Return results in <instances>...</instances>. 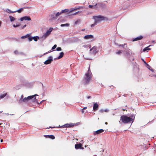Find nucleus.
Wrapping results in <instances>:
<instances>
[{
    "label": "nucleus",
    "instance_id": "1",
    "mask_svg": "<svg viewBox=\"0 0 156 156\" xmlns=\"http://www.w3.org/2000/svg\"><path fill=\"white\" fill-rule=\"evenodd\" d=\"M91 73L90 70V68H89L87 73H86L83 80V82L85 84L88 83L90 80L91 78Z\"/></svg>",
    "mask_w": 156,
    "mask_h": 156
},
{
    "label": "nucleus",
    "instance_id": "2",
    "mask_svg": "<svg viewBox=\"0 0 156 156\" xmlns=\"http://www.w3.org/2000/svg\"><path fill=\"white\" fill-rule=\"evenodd\" d=\"M93 19L94 20V22L97 24L100 23L102 21L107 20L106 17L101 15L93 16Z\"/></svg>",
    "mask_w": 156,
    "mask_h": 156
},
{
    "label": "nucleus",
    "instance_id": "3",
    "mask_svg": "<svg viewBox=\"0 0 156 156\" xmlns=\"http://www.w3.org/2000/svg\"><path fill=\"white\" fill-rule=\"evenodd\" d=\"M120 118L122 122L124 123H128L133 120L132 118L125 115H122Z\"/></svg>",
    "mask_w": 156,
    "mask_h": 156
},
{
    "label": "nucleus",
    "instance_id": "4",
    "mask_svg": "<svg viewBox=\"0 0 156 156\" xmlns=\"http://www.w3.org/2000/svg\"><path fill=\"white\" fill-rule=\"evenodd\" d=\"M34 96H30L27 98H25L23 99H20L19 103L21 104L23 102H27L28 101L32 99L33 98Z\"/></svg>",
    "mask_w": 156,
    "mask_h": 156
},
{
    "label": "nucleus",
    "instance_id": "5",
    "mask_svg": "<svg viewBox=\"0 0 156 156\" xmlns=\"http://www.w3.org/2000/svg\"><path fill=\"white\" fill-rule=\"evenodd\" d=\"M49 17V21L50 22H51L52 20H55L57 19V17L56 16L55 13H54L51 15H50Z\"/></svg>",
    "mask_w": 156,
    "mask_h": 156
},
{
    "label": "nucleus",
    "instance_id": "6",
    "mask_svg": "<svg viewBox=\"0 0 156 156\" xmlns=\"http://www.w3.org/2000/svg\"><path fill=\"white\" fill-rule=\"evenodd\" d=\"M90 53L93 54H95L98 52L97 48L96 46H94L90 49Z\"/></svg>",
    "mask_w": 156,
    "mask_h": 156
},
{
    "label": "nucleus",
    "instance_id": "7",
    "mask_svg": "<svg viewBox=\"0 0 156 156\" xmlns=\"http://www.w3.org/2000/svg\"><path fill=\"white\" fill-rule=\"evenodd\" d=\"M50 34L46 31L41 37H40V39L41 41H44V40Z\"/></svg>",
    "mask_w": 156,
    "mask_h": 156
},
{
    "label": "nucleus",
    "instance_id": "8",
    "mask_svg": "<svg viewBox=\"0 0 156 156\" xmlns=\"http://www.w3.org/2000/svg\"><path fill=\"white\" fill-rule=\"evenodd\" d=\"M52 61L53 58L52 56H50L48 57V59L44 62V64L46 65L50 64Z\"/></svg>",
    "mask_w": 156,
    "mask_h": 156
},
{
    "label": "nucleus",
    "instance_id": "9",
    "mask_svg": "<svg viewBox=\"0 0 156 156\" xmlns=\"http://www.w3.org/2000/svg\"><path fill=\"white\" fill-rule=\"evenodd\" d=\"M97 8L100 7L102 9H105L106 7V6L105 4L102 3H98L97 4Z\"/></svg>",
    "mask_w": 156,
    "mask_h": 156
},
{
    "label": "nucleus",
    "instance_id": "10",
    "mask_svg": "<svg viewBox=\"0 0 156 156\" xmlns=\"http://www.w3.org/2000/svg\"><path fill=\"white\" fill-rule=\"evenodd\" d=\"M80 9V8H76L75 9H71L70 11L68 13V14L69 15H76L77 14V13L78 12H76L74 13H73V14H70V13L74 11V10H76V9Z\"/></svg>",
    "mask_w": 156,
    "mask_h": 156
},
{
    "label": "nucleus",
    "instance_id": "11",
    "mask_svg": "<svg viewBox=\"0 0 156 156\" xmlns=\"http://www.w3.org/2000/svg\"><path fill=\"white\" fill-rule=\"evenodd\" d=\"M75 148L76 149H83L84 148L82 147V144L81 143H79L78 144H76L75 146Z\"/></svg>",
    "mask_w": 156,
    "mask_h": 156
},
{
    "label": "nucleus",
    "instance_id": "12",
    "mask_svg": "<svg viewBox=\"0 0 156 156\" xmlns=\"http://www.w3.org/2000/svg\"><path fill=\"white\" fill-rule=\"evenodd\" d=\"M74 126V124L73 123H71L70 124H65L64 125H63L62 126H59V127L60 128H62V127H73Z\"/></svg>",
    "mask_w": 156,
    "mask_h": 156
},
{
    "label": "nucleus",
    "instance_id": "13",
    "mask_svg": "<svg viewBox=\"0 0 156 156\" xmlns=\"http://www.w3.org/2000/svg\"><path fill=\"white\" fill-rule=\"evenodd\" d=\"M20 20L21 21H23V20H25L30 21L31 20V19L29 16H25L23 17L20 18Z\"/></svg>",
    "mask_w": 156,
    "mask_h": 156
},
{
    "label": "nucleus",
    "instance_id": "14",
    "mask_svg": "<svg viewBox=\"0 0 156 156\" xmlns=\"http://www.w3.org/2000/svg\"><path fill=\"white\" fill-rule=\"evenodd\" d=\"M99 105L96 103L94 104L93 107V110L94 112H95L98 109Z\"/></svg>",
    "mask_w": 156,
    "mask_h": 156
},
{
    "label": "nucleus",
    "instance_id": "15",
    "mask_svg": "<svg viewBox=\"0 0 156 156\" xmlns=\"http://www.w3.org/2000/svg\"><path fill=\"white\" fill-rule=\"evenodd\" d=\"M80 40L77 37H74L71 39V41L73 43H77L80 41Z\"/></svg>",
    "mask_w": 156,
    "mask_h": 156
},
{
    "label": "nucleus",
    "instance_id": "16",
    "mask_svg": "<svg viewBox=\"0 0 156 156\" xmlns=\"http://www.w3.org/2000/svg\"><path fill=\"white\" fill-rule=\"evenodd\" d=\"M84 38L85 39H89L93 38L94 36L92 35H87L84 36Z\"/></svg>",
    "mask_w": 156,
    "mask_h": 156
},
{
    "label": "nucleus",
    "instance_id": "17",
    "mask_svg": "<svg viewBox=\"0 0 156 156\" xmlns=\"http://www.w3.org/2000/svg\"><path fill=\"white\" fill-rule=\"evenodd\" d=\"M104 131V130L103 129H100L96 131L94 133V135L98 134H100V133H102Z\"/></svg>",
    "mask_w": 156,
    "mask_h": 156
},
{
    "label": "nucleus",
    "instance_id": "18",
    "mask_svg": "<svg viewBox=\"0 0 156 156\" xmlns=\"http://www.w3.org/2000/svg\"><path fill=\"white\" fill-rule=\"evenodd\" d=\"M143 37L142 36H138L133 39V41H136L142 39Z\"/></svg>",
    "mask_w": 156,
    "mask_h": 156
},
{
    "label": "nucleus",
    "instance_id": "19",
    "mask_svg": "<svg viewBox=\"0 0 156 156\" xmlns=\"http://www.w3.org/2000/svg\"><path fill=\"white\" fill-rule=\"evenodd\" d=\"M44 136L47 138H49L52 139H55V136L52 135H45Z\"/></svg>",
    "mask_w": 156,
    "mask_h": 156
},
{
    "label": "nucleus",
    "instance_id": "20",
    "mask_svg": "<svg viewBox=\"0 0 156 156\" xmlns=\"http://www.w3.org/2000/svg\"><path fill=\"white\" fill-rule=\"evenodd\" d=\"M64 53L63 52H62L60 53V55L58 56V57L57 58V59H60L62 58L64 55ZM57 59V58H55V59Z\"/></svg>",
    "mask_w": 156,
    "mask_h": 156
},
{
    "label": "nucleus",
    "instance_id": "21",
    "mask_svg": "<svg viewBox=\"0 0 156 156\" xmlns=\"http://www.w3.org/2000/svg\"><path fill=\"white\" fill-rule=\"evenodd\" d=\"M33 39L35 41H37V40L40 39V37L38 36H36L32 37Z\"/></svg>",
    "mask_w": 156,
    "mask_h": 156
},
{
    "label": "nucleus",
    "instance_id": "22",
    "mask_svg": "<svg viewBox=\"0 0 156 156\" xmlns=\"http://www.w3.org/2000/svg\"><path fill=\"white\" fill-rule=\"evenodd\" d=\"M6 12L7 13H13L15 12V11H11V10L9 9H6Z\"/></svg>",
    "mask_w": 156,
    "mask_h": 156
},
{
    "label": "nucleus",
    "instance_id": "23",
    "mask_svg": "<svg viewBox=\"0 0 156 156\" xmlns=\"http://www.w3.org/2000/svg\"><path fill=\"white\" fill-rule=\"evenodd\" d=\"M9 17L11 22H13L16 20V19L12 16H10Z\"/></svg>",
    "mask_w": 156,
    "mask_h": 156
},
{
    "label": "nucleus",
    "instance_id": "24",
    "mask_svg": "<svg viewBox=\"0 0 156 156\" xmlns=\"http://www.w3.org/2000/svg\"><path fill=\"white\" fill-rule=\"evenodd\" d=\"M23 9H24V8H20V9L17 10L15 11V12H18V13H20L23 10Z\"/></svg>",
    "mask_w": 156,
    "mask_h": 156
},
{
    "label": "nucleus",
    "instance_id": "25",
    "mask_svg": "<svg viewBox=\"0 0 156 156\" xmlns=\"http://www.w3.org/2000/svg\"><path fill=\"white\" fill-rule=\"evenodd\" d=\"M30 34H28L25 36H23L21 37V38L22 39L25 38L30 36Z\"/></svg>",
    "mask_w": 156,
    "mask_h": 156
},
{
    "label": "nucleus",
    "instance_id": "26",
    "mask_svg": "<svg viewBox=\"0 0 156 156\" xmlns=\"http://www.w3.org/2000/svg\"><path fill=\"white\" fill-rule=\"evenodd\" d=\"M96 5H97V4H96L94 6L91 5H89V7L90 8H93L94 9H96L97 8V7L96 6Z\"/></svg>",
    "mask_w": 156,
    "mask_h": 156
},
{
    "label": "nucleus",
    "instance_id": "27",
    "mask_svg": "<svg viewBox=\"0 0 156 156\" xmlns=\"http://www.w3.org/2000/svg\"><path fill=\"white\" fill-rule=\"evenodd\" d=\"M7 95L6 93H5L2 94L0 95V99L3 98L5 97Z\"/></svg>",
    "mask_w": 156,
    "mask_h": 156
},
{
    "label": "nucleus",
    "instance_id": "28",
    "mask_svg": "<svg viewBox=\"0 0 156 156\" xmlns=\"http://www.w3.org/2000/svg\"><path fill=\"white\" fill-rule=\"evenodd\" d=\"M151 45H150L149 46H148V47H146L145 48H144V49H143V51L144 52V51H147V50H151V48H149L148 47H150V46H151Z\"/></svg>",
    "mask_w": 156,
    "mask_h": 156
},
{
    "label": "nucleus",
    "instance_id": "29",
    "mask_svg": "<svg viewBox=\"0 0 156 156\" xmlns=\"http://www.w3.org/2000/svg\"><path fill=\"white\" fill-rule=\"evenodd\" d=\"M69 11L68 9H65L64 10H62L61 11V13H63L64 12H68Z\"/></svg>",
    "mask_w": 156,
    "mask_h": 156
},
{
    "label": "nucleus",
    "instance_id": "30",
    "mask_svg": "<svg viewBox=\"0 0 156 156\" xmlns=\"http://www.w3.org/2000/svg\"><path fill=\"white\" fill-rule=\"evenodd\" d=\"M69 26V24L68 23H66L65 24H62L61 25V26L62 27L66 26L68 27Z\"/></svg>",
    "mask_w": 156,
    "mask_h": 156
},
{
    "label": "nucleus",
    "instance_id": "31",
    "mask_svg": "<svg viewBox=\"0 0 156 156\" xmlns=\"http://www.w3.org/2000/svg\"><path fill=\"white\" fill-rule=\"evenodd\" d=\"M53 28H50L49 30H48L47 31L50 34L51 32L52 31Z\"/></svg>",
    "mask_w": 156,
    "mask_h": 156
},
{
    "label": "nucleus",
    "instance_id": "32",
    "mask_svg": "<svg viewBox=\"0 0 156 156\" xmlns=\"http://www.w3.org/2000/svg\"><path fill=\"white\" fill-rule=\"evenodd\" d=\"M14 53L15 54H23V53L22 52L19 53L17 51H14Z\"/></svg>",
    "mask_w": 156,
    "mask_h": 156
},
{
    "label": "nucleus",
    "instance_id": "33",
    "mask_svg": "<svg viewBox=\"0 0 156 156\" xmlns=\"http://www.w3.org/2000/svg\"><path fill=\"white\" fill-rule=\"evenodd\" d=\"M62 13H61V12H58L57 13H55V15H56V17L57 18V17L58 16H59Z\"/></svg>",
    "mask_w": 156,
    "mask_h": 156
},
{
    "label": "nucleus",
    "instance_id": "34",
    "mask_svg": "<svg viewBox=\"0 0 156 156\" xmlns=\"http://www.w3.org/2000/svg\"><path fill=\"white\" fill-rule=\"evenodd\" d=\"M37 95H38L37 94H35L34 95H33L34 96L33 98H32L33 99V101H34L36 100V98L34 97L35 96H37Z\"/></svg>",
    "mask_w": 156,
    "mask_h": 156
},
{
    "label": "nucleus",
    "instance_id": "35",
    "mask_svg": "<svg viewBox=\"0 0 156 156\" xmlns=\"http://www.w3.org/2000/svg\"><path fill=\"white\" fill-rule=\"evenodd\" d=\"M125 49H126V51H125V52H126V54L128 53L129 52V49L128 48H126Z\"/></svg>",
    "mask_w": 156,
    "mask_h": 156
},
{
    "label": "nucleus",
    "instance_id": "36",
    "mask_svg": "<svg viewBox=\"0 0 156 156\" xmlns=\"http://www.w3.org/2000/svg\"><path fill=\"white\" fill-rule=\"evenodd\" d=\"M97 24L94 22V23L93 24L91 25V27H94L95 25H96Z\"/></svg>",
    "mask_w": 156,
    "mask_h": 156
},
{
    "label": "nucleus",
    "instance_id": "37",
    "mask_svg": "<svg viewBox=\"0 0 156 156\" xmlns=\"http://www.w3.org/2000/svg\"><path fill=\"white\" fill-rule=\"evenodd\" d=\"M56 50L57 51H61L62 50V48L60 47H58L57 48Z\"/></svg>",
    "mask_w": 156,
    "mask_h": 156
},
{
    "label": "nucleus",
    "instance_id": "38",
    "mask_svg": "<svg viewBox=\"0 0 156 156\" xmlns=\"http://www.w3.org/2000/svg\"><path fill=\"white\" fill-rule=\"evenodd\" d=\"M146 65L147 67L150 70H151L150 68H151V67L147 63Z\"/></svg>",
    "mask_w": 156,
    "mask_h": 156
},
{
    "label": "nucleus",
    "instance_id": "39",
    "mask_svg": "<svg viewBox=\"0 0 156 156\" xmlns=\"http://www.w3.org/2000/svg\"><path fill=\"white\" fill-rule=\"evenodd\" d=\"M126 44H119L118 45L119 46H120V47H122L123 48H124V46L125 45H126Z\"/></svg>",
    "mask_w": 156,
    "mask_h": 156
},
{
    "label": "nucleus",
    "instance_id": "40",
    "mask_svg": "<svg viewBox=\"0 0 156 156\" xmlns=\"http://www.w3.org/2000/svg\"><path fill=\"white\" fill-rule=\"evenodd\" d=\"M20 25V24H17V25H15V24H13V27H14L16 28V27H19Z\"/></svg>",
    "mask_w": 156,
    "mask_h": 156
},
{
    "label": "nucleus",
    "instance_id": "41",
    "mask_svg": "<svg viewBox=\"0 0 156 156\" xmlns=\"http://www.w3.org/2000/svg\"><path fill=\"white\" fill-rule=\"evenodd\" d=\"M56 47H57V45L56 44H55L53 46V47L51 49L52 50L54 49H55L56 48Z\"/></svg>",
    "mask_w": 156,
    "mask_h": 156
},
{
    "label": "nucleus",
    "instance_id": "42",
    "mask_svg": "<svg viewBox=\"0 0 156 156\" xmlns=\"http://www.w3.org/2000/svg\"><path fill=\"white\" fill-rule=\"evenodd\" d=\"M28 39V40L30 41L32 40L33 38H32V37H29Z\"/></svg>",
    "mask_w": 156,
    "mask_h": 156
},
{
    "label": "nucleus",
    "instance_id": "43",
    "mask_svg": "<svg viewBox=\"0 0 156 156\" xmlns=\"http://www.w3.org/2000/svg\"><path fill=\"white\" fill-rule=\"evenodd\" d=\"M121 52H122L121 51H119L116 52V54L118 55H120L121 53Z\"/></svg>",
    "mask_w": 156,
    "mask_h": 156
},
{
    "label": "nucleus",
    "instance_id": "44",
    "mask_svg": "<svg viewBox=\"0 0 156 156\" xmlns=\"http://www.w3.org/2000/svg\"><path fill=\"white\" fill-rule=\"evenodd\" d=\"M104 111V110L103 109H101L99 110L100 112L101 113H103Z\"/></svg>",
    "mask_w": 156,
    "mask_h": 156
},
{
    "label": "nucleus",
    "instance_id": "45",
    "mask_svg": "<svg viewBox=\"0 0 156 156\" xmlns=\"http://www.w3.org/2000/svg\"><path fill=\"white\" fill-rule=\"evenodd\" d=\"M80 21V20H76V21L75 22V24H77L78 22H79Z\"/></svg>",
    "mask_w": 156,
    "mask_h": 156
},
{
    "label": "nucleus",
    "instance_id": "46",
    "mask_svg": "<svg viewBox=\"0 0 156 156\" xmlns=\"http://www.w3.org/2000/svg\"><path fill=\"white\" fill-rule=\"evenodd\" d=\"M23 8H24V9H28L30 8V7H23Z\"/></svg>",
    "mask_w": 156,
    "mask_h": 156
},
{
    "label": "nucleus",
    "instance_id": "47",
    "mask_svg": "<svg viewBox=\"0 0 156 156\" xmlns=\"http://www.w3.org/2000/svg\"><path fill=\"white\" fill-rule=\"evenodd\" d=\"M26 25H25L23 26L22 28H21V29H23L24 27H26Z\"/></svg>",
    "mask_w": 156,
    "mask_h": 156
},
{
    "label": "nucleus",
    "instance_id": "48",
    "mask_svg": "<svg viewBox=\"0 0 156 156\" xmlns=\"http://www.w3.org/2000/svg\"><path fill=\"white\" fill-rule=\"evenodd\" d=\"M23 95H22L21 96V98L20 99H23Z\"/></svg>",
    "mask_w": 156,
    "mask_h": 156
},
{
    "label": "nucleus",
    "instance_id": "49",
    "mask_svg": "<svg viewBox=\"0 0 156 156\" xmlns=\"http://www.w3.org/2000/svg\"><path fill=\"white\" fill-rule=\"evenodd\" d=\"M143 60V62H144V63L145 65H146L147 64V63L144 60Z\"/></svg>",
    "mask_w": 156,
    "mask_h": 156
},
{
    "label": "nucleus",
    "instance_id": "50",
    "mask_svg": "<svg viewBox=\"0 0 156 156\" xmlns=\"http://www.w3.org/2000/svg\"><path fill=\"white\" fill-rule=\"evenodd\" d=\"M81 112L82 113H83L84 112V110H83V109L81 110Z\"/></svg>",
    "mask_w": 156,
    "mask_h": 156
},
{
    "label": "nucleus",
    "instance_id": "51",
    "mask_svg": "<svg viewBox=\"0 0 156 156\" xmlns=\"http://www.w3.org/2000/svg\"><path fill=\"white\" fill-rule=\"evenodd\" d=\"M105 112H108V109H106L104 110Z\"/></svg>",
    "mask_w": 156,
    "mask_h": 156
},
{
    "label": "nucleus",
    "instance_id": "52",
    "mask_svg": "<svg viewBox=\"0 0 156 156\" xmlns=\"http://www.w3.org/2000/svg\"><path fill=\"white\" fill-rule=\"evenodd\" d=\"M91 98V97L90 96H88L87 97V98L88 99H90Z\"/></svg>",
    "mask_w": 156,
    "mask_h": 156
},
{
    "label": "nucleus",
    "instance_id": "53",
    "mask_svg": "<svg viewBox=\"0 0 156 156\" xmlns=\"http://www.w3.org/2000/svg\"><path fill=\"white\" fill-rule=\"evenodd\" d=\"M87 107H84V108H83V110L86 109H87Z\"/></svg>",
    "mask_w": 156,
    "mask_h": 156
},
{
    "label": "nucleus",
    "instance_id": "54",
    "mask_svg": "<svg viewBox=\"0 0 156 156\" xmlns=\"http://www.w3.org/2000/svg\"><path fill=\"white\" fill-rule=\"evenodd\" d=\"M51 51H49V52H47V53H46L45 54H44H44H47V53H48L49 52H51Z\"/></svg>",
    "mask_w": 156,
    "mask_h": 156
},
{
    "label": "nucleus",
    "instance_id": "55",
    "mask_svg": "<svg viewBox=\"0 0 156 156\" xmlns=\"http://www.w3.org/2000/svg\"><path fill=\"white\" fill-rule=\"evenodd\" d=\"M1 141V142H3V140L2 139H1V141Z\"/></svg>",
    "mask_w": 156,
    "mask_h": 156
},
{
    "label": "nucleus",
    "instance_id": "56",
    "mask_svg": "<svg viewBox=\"0 0 156 156\" xmlns=\"http://www.w3.org/2000/svg\"><path fill=\"white\" fill-rule=\"evenodd\" d=\"M105 124L107 125V124H108V123H107V122H106L105 123Z\"/></svg>",
    "mask_w": 156,
    "mask_h": 156
},
{
    "label": "nucleus",
    "instance_id": "57",
    "mask_svg": "<svg viewBox=\"0 0 156 156\" xmlns=\"http://www.w3.org/2000/svg\"><path fill=\"white\" fill-rule=\"evenodd\" d=\"M83 47H86V46L85 45H83Z\"/></svg>",
    "mask_w": 156,
    "mask_h": 156
},
{
    "label": "nucleus",
    "instance_id": "58",
    "mask_svg": "<svg viewBox=\"0 0 156 156\" xmlns=\"http://www.w3.org/2000/svg\"><path fill=\"white\" fill-rule=\"evenodd\" d=\"M2 112V111H0V114Z\"/></svg>",
    "mask_w": 156,
    "mask_h": 156
},
{
    "label": "nucleus",
    "instance_id": "59",
    "mask_svg": "<svg viewBox=\"0 0 156 156\" xmlns=\"http://www.w3.org/2000/svg\"><path fill=\"white\" fill-rule=\"evenodd\" d=\"M87 59H89V60H91V59H89V58H86Z\"/></svg>",
    "mask_w": 156,
    "mask_h": 156
},
{
    "label": "nucleus",
    "instance_id": "60",
    "mask_svg": "<svg viewBox=\"0 0 156 156\" xmlns=\"http://www.w3.org/2000/svg\"><path fill=\"white\" fill-rule=\"evenodd\" d=\"M49 128H52V127H51V126H50V127H49Z\"/></svg>",
    "mask_w": 156,
    "mask_h": 156
},
{
    "label": "nucleus",
    "instance_id": "61",
    "mask_svg": "<svg viewBox=\"0 0 156 156\" xmlns=\"http://www.w3.org/2000/svg\"><path fill=\"white\" fill-rule=\"evenodd\" d=\"M1 125V123H0V125Z\"/></svg>",
    "mask_w": 156,
    "mask_h": 156
}]
</instances>
